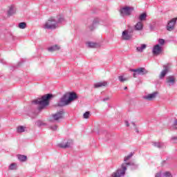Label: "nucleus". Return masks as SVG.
I'll use <instances>...</instances> for the list:
<instances>
[{"instance_id": "9b49d317", "label": "nucleus", "mask_w": 177, "mask_h": 177, "mask_svg": "<svg viewBox=\"0 0 177 177\" xmlns=\"http://www.w3.org/2000/svg\"><path fill=\"white\" fill-rule=\"evenodd\" d=\"M157 95H158V92H153L151 94H148L147 95L144 96L143 99L149 101L154 100V99L157 97Z\"/></svg>"}, {"instance_id": "5701e85b", "label": "nucleus", "mask_w": 177, "mask_h": 177, "mask_svg": "<svg viewBox=\"0 0 177 177\" xmlns=\"http://www.w3.org/2000/svg\"><path fill=\"white\" fill-rule=\"evenodd\" d=\"M35 125H37V127H45V126H46V123L44 122L41 120H37L35 122Z\"/></svg>"}, {"instance_id": "393cba45", "label": "nucleus", "mask_w": 177, "mask_h": 177, "mask_svg": "<svg viewBox=\"0 0 177 177\" xmlns=\"http://www.w3.org/2000/svg\"><path fill=\"white\" fill-rule=\"evenodd\" d=\"M17 157L18 160H19V161H21L22 162H24V161L27 160V156L24 155H18Z\"/></svg>"}, {"instance_id": "ddd939ff", "label": "nucleus", "mask_w": 177, "mask_h": 177, "mask_svg": "<svg viewBox=\"0 0 177 177\" xmlns=\"http://www.w3.org/2000/svg\"><path fill=\"white\" fill-rule=\"evenodd\" d=\"M122 38L124 41H129V39H132V36L126 30H124L122 33Z\"/></svg>"}, {"instance_id": "2f4dec72", "label": "nucleus", "mask_w": 177, "mask_h": 177, "mask_svg": "<svg viewBox=\"0 0 177 177\" xmlns=\"http://www.w3.org/2000/svg\"><path fill=\"white\" fill-rule=\"evenodd\" d=\"M87 45L88 48H96V43H93V42H87Z\"/></svg>"}, {"instance_id": "c85d7f7f", "label": "nucleus", "mask_w": 177, "mask_h": 177, "mask_svg": "<svg viewBox=\"0 0 177 177\" xmlns=\"http://www.w3.org/2000/svg\"><path fill=\"white\" fill-rule=\"evenodd\" d=\"M135 29L133 28H129L127 30H125L130 35L133 37V31Z\"/></svg>"}, {"instance_id": "423d86ee", "label": "nucleus", "mask_w": 177, "mask_h": 177, "mask_svg": "<svg viewBox=\"0 0 177 177\" xmlns=\"http://www.w3.org/2000/svg\"><path fill=\"white\" fill-rule=\"evenodd\" d=\"M130 71L134 73L133 74V78H136L137 75H145V74H147V71L145 68H138L136 69H130Z\"/></svg>"}, {"instance_id": "7ed1b4c3", "label": "nucleus", "mask_w": 177, "mask_h": 177, "mask_svg": "<svg viewBox=\"0 0 177 177\" xmlns=\"http://www.w3.org/2000/svg\"><path fill=\"white\" fill-rule=\"evenodd\" d=\"M44 28L46 30H55V28H57V21L53 18H50L46 22Z\"/></svg>"}, {"instance_id": "9d476101", "label": "nucleus", "mask_w": 177, "mask_h": 177, "mask_svg": "<svg viewBox=\"0 0 177 177\" xmlns=\"http://www.w3.org/2000/svg\"><path fill=\"white\" fill-rule=\"evenodd\" d=\"M64 115V111L61 110L57 112L55 114L53 115V118L55 121H59V120L63 119Z\"/></svg>"}, {"instance_id": "79ce46f5", "label": "nucleus", "mask_w": 177, "mask_h": 177, "mask_svg": "<svg viewBox=\"0 0 177 177\" xmlns=\"http://www.w3.org/2000/svg\"><path fill=\"white\" fill-rule=\"evenodd\" d=\"M155 177H161V172L157 173V174L155 175Z\"/></svg>"}, {"instance_id": "72a5a7b5", "label": "nucleus", "mask_w": 177, "mask_h": 177, "mask_svg": "<svg viewBox=\"0 0 177 177\" xmlns=\"http://www.w3.org/2000/svg\"><path fill=\"white\" fill-rule=\"evenodd\" d=\"M118 80L120 82H125V81H127V78L124 77L122 75L119 76Z\"/></svg>"}, {"instance_id": "c756f323", "label": "nucleus", "mask_w": 177, "mask_h": 177, "mask_svg": "<svg viewBox=\"0 0 177 177\" xmlns=\"http://www.w3.org/2000/svg\"><path fill=\"white\" fill-rule=\"evenodd\" d=\"M89 117H91V112L89 111H86L84 114H83V118L88 120V118H89Z\"/></svg>"}, {"instance_id": "6ab92c4d", "label": "nucleus", "mask_w": 177, "mask_h": 177, "mask_svg": "<svg viewBox=\"0 0 177 177\" xmlns=\"http://www.w3.org/2000/svg\"><path fill=\"white\" fill-rule=\"evenodd\" d=\"M153 146H154V147H158V149H164V147H165V144L163 142H153Z\"/></svg>"}, {"instance_id": "412c9836", "label": "nucleus", "mask_w": 177, "mask_h": 177, "mask_svg": "<svg viewBox=\"0 0 177 177\" xmlns=\"http://www.w3.org/2000/svg\"><path fill=\"white\" fill-rule=\"evenodd\" d=\"M26 127L24 126H18L17 127V133H23V132H26Z\"/></svg>"}, {"instance_id": "2eb2a0df", "label": "nucleus", "mask_w": 177, "mask_h": 177, "mask_svg": "<svg viewBox=\"0 0 177 177\" xmlns=\"http://www.w3.org/2000/svg\"><path fill=\"white\" fill-rule=\"evenodd\" d=\"M58 146L59 147H61V149H68V147H71V140H68L65 144H58Z\"/></svg>"}, {"instance_id": "cd10ccee", "label": "nucleus", "mask_w": 177, "mask_h": 177, "mask_svg": "<svg viewBox=\"0 0 177 177\" xmlns=\"http://www.w3.org/2000/svg\"><path fill=\"white\" fill-rule=\"evenodd\" d=\"M17 169V165L16 163H12L10 166H9V169H10L11 171H13L15 169Z\"/></svg>"}, {"instance_id": "0eeeda50", "label": "nucleus", "mask_w": 177, "mask_h": 177, "mask_svg": "<svg viewBox=\"0 0 177 177\" xmlns=\"http://www.w3.org/2000/svg\"><path fill=\"white\" fill-rule=\"evenodd\" d=\"M177 18H173L170 20L167 25V31H173L175 29V24H176Z\"/></svg>"}, {"instance_id": "7c9ffc66", "label": "nucleus", "mask_w": 177, "mask_h": 177, "mask_svg": "<svg viewBox=\"0 0 177 177\" xmlns=\"http://www.w3.org/2000/svg\"><path fill=\"white\" fill-rule=\"evenodd\" d=\"M133 154H134L133 152L130 153L128 156L124 157V161L125 162H126V161H128V160H129L133 156Z\"/></svg>"}, {"instance_id": "b1692460", "label": "nucleus", "mask_w": 177, "mask_h": 177, "mask_svg": "<svg viewBox=\"0 0 177 177\" xmlns=\"http://www.w3.org/2000/svg\"><path fill=\"white\" fill-rule=\"evenodd\" d=\"M16 13V10L13 6H11L8 12V16H12V15H15Z\"/></svg>"}, {"instance_id": "bb28decb", "label": "nucleus", "mask_w": 177, "mask_h": 177, "mask_svg": "<svg viewBox=\"0 0 177 177\" xmlns=\"http://www.w3.org/2000/svg\"><path fill=\"white\" fill-rule=\"evenodd\" d=\"M146 17H147V15L146 13H142L139 17L140 21H144V20H146Z\"/></svg>"}, {"instance_id": "ea45409f", "label": "nucleus", "mask_w": 177, "mask_h": 177, "mask_svg": "<svg viewBox=\"0 0 177 177\" xmlns=\"http://www.w3.org/2000/svg\"><path fill=\"white\" fill-rule=\"evenodd\" d=\"M173 129H177V120L174 121V124L173 125Z\"/></svg>"}, {"instance_id": "e433bc0d", "label": "nucleus", "mask_w": 177, "mask_h": 177, "mask_svg": "<svg viewBox=\"0 0 177 177\" xmlns=\"http://www.w3.org/2000/svg\"><path fill=\"white\" fill-rule=\"evenodd\" d=\"M50 129H51V131H57V125L50 126Z\"/></svg>"}, {"instance_id": "f257e3e1", "label": "nucleus", "mask_w": 177, "mask_h": 177, "mask_svg": "<svg viewBox=\"0 0 177 177\" xmlns=\"http://www.w3.org/2000/svg\"><path fill=\"white\" fill-rule=\"evenodd\" d=\"M130 165L132 169L138 168V165L133 162H124L122 163L121 167L113 172L109 177H124L125 176V172H127V166Z\"/></svg>"}, {"instance_id": "37998d69", "label": "nucleus", "mask_w": 177, "mask_h": 177, "mask_svg": "<svg viewBox=\"0 0 177 177\" xmlns=\"http://www.w3.org/2000/svg\"><path fill=\"white\" fill-rule=\"evenodd\" d=\"M125 124H126L127 127H129V122L126 120L125 121Z\"/></svg>"}, {"instance_id": "a211bd4d", "label": "nucleus", "mask_w": 177, "mask_h": 177, "mask_svg": "<svg viewBox=\"0 0 177 177\" xmlns=\"http://www.w3.org/2000/svg\"><path fill=\"white\" fill-rule=\"evenodd\" d=\"M60 49V47L59 45L56 44L54 46H52L48 48V52H55L56 50H59Z\"/></svg>"}, {"instance_id": "4be33fe9", "label": "nucleus", "mask_w": 177, "mask_h": 177, "mask_svg": "<svg viewBox=\"0 0 177 177\" xmlns=\"http://www.w3.org/2000/svg\"><path fill=\"white\" fill-rule=\"evenodd\" d=\"M107 82H98L94 84L95 88H102V86H106Z\"/></svg>"}, {"instance_id": "f3484780", "label": "nucleus", "mask_w": 177, "mask_h": 177, "mask_svg": "<svg viewBox=\"0 0 177 177\" xmlns=\"http://www.w3.org/2000/svg\"><path fill=\"white\" fill-rule=\"evenodd\" d=\"M134 30L136 31H142L143 30V23L141 21H138L135 26H134Z\"/></svg>"}, {"instance_id": "f03ea898", "label": "nucleus", "mask_w": 177, "mask_h": 177, "mask_svg": "<svg viewBox=\"0 0 177 177\" xmlns=\"http://www.w3.org/2000/svg\"><path fill=\"white\" fill-rule=\"evenodd\" d=\"M53 95L52 94H47L43 95L41 98H37L32 101V103L35 104H39V110L41 111V110L45 109L46 106L49 104V99L52 97Z\"/></svg>"}, {"instance_id": "4c0bfd02", "label": "nucleus", "mask_w": 177, "mask_h": 177, "mask_svg": "<svg viewBox=\"0 0 177 177\" xmlns=\"http://www.w3.org/2000/svg\"><path fill=\"white\" fill-rule=\"evenodd\" d=\"M158 42L160 45H164L165 44V40H164V39H159Z\"/></svg>"}, {"instance_id": "f704fd0d", "label": "nucleus", "mask_w": 177, "mask_h": 177, "mask_svg": "<svg viewBox=\"0 0 177 177\" xmlns=\"http://www.w3.org/2000/svg\"><path fill=\"white\" fill-rule=\"evenodd\" d=\"M63 21H64V18L62 16H59L57 21V24H59V23H63Z\"/></svg>"}, {"instance_id": "1a4fd4ad", "label": "nucleus", "mask_w": 177, "mask_h": 177, "mask_svg": "<svg viewBox=\"0 0 177 177\" xmlns=\"http://www.w3.org/2000/svg\"><path fill=\"white\" fill-rule=\"evenodd\" d=\"M162 52V47H161L160 45L156 44L153 46L152 49V53L153 56H158Z\"/></svg>"}, {"instance_id": "a19ab883", "label": "nucleus", "mask_w": 177, "mask_h": 177, "mask_svg": "<svg viewBox=\"0 0 177 177\" xmlns=\"http://www.w3.org/2000/svg\"><path fill=\"white\" fill-rule=\"evenodd\" d=\"M107 100H110V97H106L103 99V102H107Z\"/></svg>"}, {"instance_id": "dca6fc26", "label": "nucleus", "mask_w": 177, "mask_h": 177, "mask_svg": "<svg viewBox=\"0 0 177 177\" xmlns=\"http://www.w3.org/2000/svg\"><path fill=\"white\" fill-rule=\"evenodd\" d=\"M96 24H102V22L100 21V20H99L98 18L94 19L93 21V25L88 27L89 30H91V31H92L93 30H95V26H96Z\"/></svg>"}, {"instance_id": "4468645a", "label": "nucleus", "mask_w": 177, "mask_h": 177, "mask_svg": "<svg viewBox=\"0 0 177 177\" xmlns=\"http://www.w3.org/2000/svg\"><path fill=\"white\" fill-rule=\"evenodd\" d=\"M166 82L169 86L174 85L175 84V77L172 75L168 76L166 79Z\"/></svg>"}, {"instance_id": "c9c22d12", "label": "nucleus", "mask_w": 177, "mask_h": 177, "mask_svg": "<svg viewBox=\"0 0 177 177\" xmlns=\"http://www.w3.org/2000/svg\"><path fill=\"white\" fill-rule=\"evenodd\" d=\"M163 176H165V177H171V176H172V175L171 174V172H169V171H165V172L163 174Z\"/></svg>"}, {"instance_id": "aec40b11", "label": "nucleus", "mask_w": 177, "mask_h": 177, "mask_svg": "<svg viewBox=\"0 0 177 177\" xmlns=\"http://www.w3.org/2000/svg\"><path fill=\"white\" fill-rule=\"evenodd\" d=\"M146 48H147V45L140 44V46H138L136 48V50H137V52H140V53H142V52H143L144 49H146Z\"/></svg>"}, {"instance_id": "39448f33", "label": "nucleus", "mask_w": 177, "mask_h": 177, "mask_svg": "<svg viewBox=\"0 0 177 177\" xmlns=\"http://www.w3.org/2000/svg\"><path fill=\"white\" fill-rule=\"evenodd\" d=\"M70 100H68V94L65 93L57 102L59 107H64V106H68L70 104Z\"/></svg>"}, {"instance_id": "c03bdc74", "label": "nucleus", "mask_w": 177, "mask_h": 177, "mask_svg": "<svg viewBox=\"0 0 177 177\" xmlns=\"http://www.w3.org/2000/svg\"><path fill=\"white\" fill-rule=\"evenodd\" d=\"M124 91H127V89H128V87L126 86L124 88Z\"/></svg>"}, {"instance_id": "20e7f679", "label": "nucleus", "mask_w": 177, "mask_h": 177, "mask_svg": "<svg viewBox=\"0 0 177 177\" xmlns=\"http://www.w3.org/2000/svg\"><path fill=\"white\" fill-rule=\"evenodd\" d=\"M120 16L124 17V16H131L132 12H133V7L124 6L121 8L119 10Z\"/></svg>"}, {"instance_id": "a878e982", "label": "nucleus", "mask_w": 177, "mask_h": 177, "mask_svg": "<svg viewBox=\"0 0 177 177\" xmlns=\"http://www.w3.org/2000/svg\"><path fill=\"white\" fill-rule=\"evenodd\" d=\"M19 28H21V30H24V28H26L27 24L26 22H21L18 25Z\"/></svg>"}, {"instance_id": "f8f14e48", "label": "nucleus", "mask_w": 177, "mask_h": 177, "mask_svg": "<svg viewBox=\"0 0 177 177\" xmlns=\"http://www.w3.org/2000/svg\"><path fill=\"white\" fill-rule=\"evenodd\" d=\"M66 95H68V99L70 103H71V102H74L75 99H78L77 93L74 92L66 93Z\"/></svg>"}, {"instance_id": "473e14b6", "label": "nucleus", "mask_w": 177, "mask_h": 177, "mask_svg": "<svg viewBox=\"0 0 177 177\" xmlns=\"http://www.w3.org/2000/svg\"><path fill=\"white\" fill-rule=\"evenodd\" d=\"M171 143H177V136H172L170 139Z\"/></svg>"}, {"instance_id": "a18cd8bd", "label": "nucleus", "mask_w": 177, "mask_h": 177, "mask_svg": "<svg viewBox=\"0 0 177 177\" xmlns=\"http://www.w3.org/2000/svg\"><path fill=\"white\" fill-rule=\"evenodd\" d=\"M1 63H3V61L1 60Z\"/></svg>"}, {"instance_id": "58836bf2", "label": "nucleus", "mask_w": 177, "mask_h": 177, "mask_svg": "<svg viewBox=\"0 0 177 177\" xmlns=\"http://www.w3.org/2000/svg\"><path fill=\"white\" fill-rule=\"evenodd\" d=\"M131 125L134 126L136 132H137V133H139V130L138 129V128H136V125L135 124V122H131Z\"/></svg>"}, {"instance_id": "6e6552de", "label": "nucleus", "mask_w": 177, "mask_h": 177, "mask_svg": "<svg viewBox=\"0 0 177 177\" xmlns=\"http://www.w3.org/2000/svg\"><path fill=\"white\" fill-rule=\"evenodd\" d=\"M164 70L160 73L159 77L160 80H162L165 75L168 73L169 71V68H171V64H167V65L163 66Z\"/></svg>"}]
</instances>
